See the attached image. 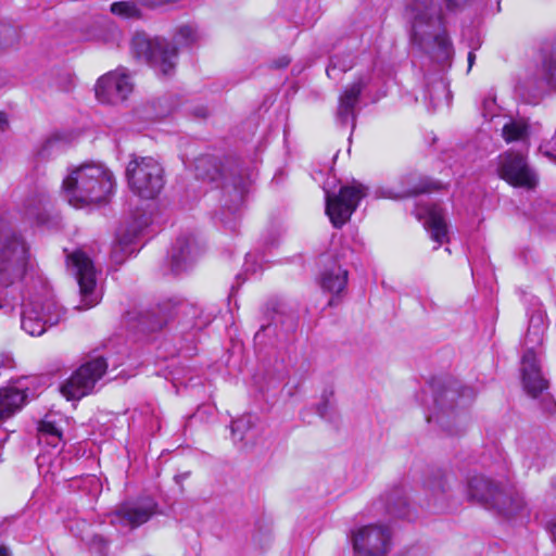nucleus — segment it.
<instances>
[{
    "label": "nucleus",
    "instance_id": "obj_15",
    "mask_svg": "<svg viewBox=\"0 0 556 556\" xmlns=\"http://www.w3.org/2000/svg\"><path fill=\"white\" fill-rule=\"evenodd\" d=\"M132 89L134 84L125 68H117L102 75L94 87L97 99L108 104L124 102Z\"/></svg>",
    "mask_w": 556,
    "mask_h": 556
},
{
    "label": "nucleus",
    "instance_id": "obj_47",
    "mask_svg": "<svg viewBox=\"0 0 556 556\" xmlns=\"http://www.w3.org/2000/svg\"><path fill=\"white\" fill-rule=\"evenodd\" d=\"M328 304H329V305H333V304H334V301H333V300H330Z\"/></svg>",
    "mask_w": 556,
    "mask_h": 556
},
{
    "label": "nucleus",
    "instance_id": "obj_28",
    "mask_svg": "<svg viewBox=\"0 0 556 556\" xmlns=\"http://www.w3.org/2000/svg\"><path fill=\"white\" fill-rule=\"evenodd\" d=\"M110 11L112 14L126 20L142 18V11L140 10L137 0L114 2L111 4Z\"/></svg>",
    "mask_w": 556,
    "mask_h": 556
},
{
    "label": "nucleus",
    "instance_id": "obj_24",
    "mask_svg": "<svg viewBox=\"0 0 556 556\" xmlns=\"http://www.w3.org/2000/svg\"><path fill=\"white\" fill-rule=\"evenodd\" d=\"M348 283V270L333 264L326 268L320 277L321 288L332 294H340Z\"/></svg>",
    "mask_w": 556,
    "mask_h": 556
},
{
    "label": "nucleus",
    "instance_id": "obj_9",
    "mask_svg": "<svg viewBox=\"0 0 556 556\" xmlns=\"http://www.w3.org/2000/svg\"><path fill=\"white\" fill-rule=\"evenodd\" d=\"M355 556H388L392 549V531L382 523H368L352 531Z\"/></svg>",
    "mask_w": 556,
    "mask_h": 556
},
{
    "label": "nucleus",
    "instance_id": "obj_31",
    "mask_svg": "<svg viewBox=\"0 0 556 556\" xmlns=\"http://www.w3.org/2000/svg\"><path fill=\"white\" fill-rule=\"evenodd\" d=\"M197 176L202 179L216 180L220 176L219 169L213 164L211 157H201L195 164Z\"/></svg>",
    "mask_w": 556,
    "mask_h": 556
},
{
    "label": "nucleus",
    "instance_id": "obj_42",
    "mask_svg": "<svg viewBox=\"0 0 556 556\" xmlns=\"http://www.w3.org/2000/svg\"><path fill=\"white\" fill-rule=\"evenodd\" d=\"M11 549L5 545H0V556H11Z\"/></svg>",
    "mask_w": 556,
    "mask_h": 556
},
{
    "label": "nucleus",
    "instance_id": "obj_7",
    "mask_svg": "<svg viewBox=\"0 0 556 556\" xmlns=\"http://www.w3.org/2000/svg\"><path fill=\"white\" fill-rule=\"evenodd\" d=\"M28 248L25 241L12 233L0 242V286L8 288L21 281L28 264Z\"/></svg>",
    "mask_w": 556,
    "mask_h": 556
},
{
    "label": "nucleus",
    "instance_id": "obj_23",
    "mask_svg": "<svg viewBox=\"0 0 556 556\" xmlns=\"http://www.w3.org/2000/svg\"><path fill=\"white\" fill-rule=\"evenodd\" d=\"M137 231H119L112 247L111 258L115 264H122L137 251Z\"/></svg>",
    "mask_w": 556,
    "mask_h": 556
},
{
    "label": "nucleus",
    "instance_id": "obj_20",
    "mask_svg": "<svg viewBox=\"0 0 556 556\" xmlns=\"http://www.w3.org/2000/svg\"><path fill=\"white\" fill-rule=\"evenodd\" d=\"M199 247L191 237H180L170 252V269L175 275L186 271L195 261Z\"/></svg>",
    "mask_w": 556,
    "mask_h": 556
},
{
    "label": "nucleus",
    "instance_id": "obj_34",
    "mask_svg": "<svg viewBox=\"0 0 556 556\" xmlns=\"http://www.w3.org/2000/svg\"><path fill=\"white\" fill-rule=\"evenodd\" d=\"M176 38L182 45H191L199 40L200 35L193 26L182 25L178 28Z\"/></svg>",
    "mask_w": 556,
    "mask_h": 556
},
{
    "label": "nucleus",
    "instance_id": "obj_41",
    "mask_svg": "<svg viewBox=\"0 0 556 556\" xmlns=\"http://www.w3.org/2000/svg\"><path fill=\"white\" fill-rule=\"evenodd\" d=\"M397 556H422L419 548H410L400 553Z\"/></svg>",
    "mask_w": 556,
    "mask_h": 556
},
{
    "label": "nucleus",
    "instance_id": "obj_10",
    "mask_svg": "<svg viewBox=\"0 0 556 556\" xmlns=\"http://www.w3.org/2000/svg\"><path fill=\"white\" fill-rule=\"evenodd\" d=\"M67 267L75 275L81 298L77 309H87L99 303L101 293L97 289V270L89 256L80 250L67 255Z\"/></svg>",
    "mask_w": 556,
    "mask_h": 556
},
{
    "label": "nucleus",
    "instance_id": "obj_12",
    "mask_svg": "<svg viewBox=\"0 0 556 556\" xmlns=\"http://www.w3.org/2000/svg\"><path fill=\"white\" fill-rule=\"evenodd\" d=\"M108 366V362L100 356L86 362L61 386V393L67 400H78L89 394Z\"/></svg>",
    "mask_w": 556,
    "mask_h": 556
},
{
    "label": "nucleus",
    "instance_id": "obj_18",
    "mask_svg": "<svg viewBox=\"0 0 556 556\" xmlns=\"http://www.w3.org/2000/svg\"><path fill=\"white\" fill-rule=\"evenodd\" d=\"M155 504L152 501L124 503L113 514L111 522L114 525L137 528L147 522L154 514Z\"/></svg>",
    "mask_w": 556,
    "mask_h": 556
},
{
    "label": "nucleus",
    "instance_id": "obj_48",
    "mask_svg": "<svg viewBox=\"0 0 556 556\" xmlns=\"http://www.w3.org/2000/svg\"><path fill=\"white\" fill-rule=\"evenodd\" d=\"M286 65H288V61H285V62L281 64V66H286Z\"/></svg>",
    "mask_w": 556,
    "mask_h": 556
},
{
    "label": "nucleus",
    "instance_id": "obj_17",
    "mask_svg": "<svg viewBox=\"0 0 556 556\" xmlns=\"http://www.w3.org/2000/svg\"><path fill=\"white\" fill-rule=\"evenodd\" d=\"M369 78L359 76L351 85L346 86L339 97V104L336 113V121L340 126L351 124L352 129L355 127L356 104L363 89L367 86Z\"/></svg>",
    "mask_w": 556,
    "mask_h": 556
},
{
    "label": "nucleus",
    "instance_id": "obj_35",
    "mask_svg": "<svg viewBox=\"0 0 556 556\" xmlns=\"http://www.w3.org/2000/svg\"><path fill=\"white\" fill-rule=\"evenodd\" d=\"M251 418L243 417L233 420L231 424V434L233 440L241 441L244 438V431L250 427Z\"/></svg>",
    "mask_w": 556,
    "mask_h": 556
},
{
    "label": "nucleus",
    "instance_id": "obj_5",
    "mask_svg": "<svg viewBox=\"0 0 556 556\" xmlns=\"http://www.w3.org/2000/svg\"><path fill=\"white\" fill-rule=\"evenodd\" d=\"M131 51L136 58L150 64L163 76H170L175 71L178 49L165 38L136 33L131 39Z\"/></svg>",
    "mask_w": 556,
    "mask_h": 556
},
{
    "label": "nucleus",
    "instance_id": "obj_2",
    "mask_svg": "<svg viewBox=\"0 0 556 556\" xmlns=\"http://www.w3.org/2000/svg\"><path fill=\"white\" fill-rule=\"evenodd\" d=\"M113 174L102 164L86 163L63 181L66 200L75 207L108 201L114 189Z\"/></svg>",
    "mask_w": 556,
    "mask_h": 556
},
{
    "label": "nucleus",
    "instance_id": "obj_1",
    "mask_svg": "<svg viewBox=\"0 0 556 556\" xmlns=\"http://www.w3.org/2000/svg\"><path fill=\"white\" fill-rule=\"evenodd\" d=\"M410 41L437 62L443 63L452 55L451 41L438 0H410L407 4Z\"/></svg>",
    "mask_w": 556,
    "mask_h": 556
},
{
    "label": "nucleus",
    "instance_id": "obj_33",
    "mask_svg": "<svg viewBox=\"0 0 556 556\" xmlns=\"http://www.w3.org/2000/svg\"><path fill=\"white\" fill-rule=\"evenodd\" d=\"M18 40V31L11 25L0 23V47L7 48L15 45Z\"/></svg>",
    "mask_w": 556,
    "mask_h": 556
},
{
    "label": "nucleus",
    "instance_id": "obj_38",
    "mask_svg": "<svg viewBox=\"0 0 556 556\" xmlns=\"http://www.w3.org/2000/svg\"><path fill=\"white\" fill-rule=\"evenodd\" d=\"M428 92H429L430 101L434 105H437L439 102V99L437 97H434V92H439V93H442L444 97H447V86L443 81H438L432 87V89H430Z\"/></svg>",
    "mask_w": 556,
    "mask_h": 556
},
{
    "label": "nucleus",
    "instance_id": "obj_3",
    "mask_svg": "<svg viewBox=\"0 0 556 556\" xmlns=\"http://www.w3.org/2000/svg\"><path fill=\"white\" fill-rule=\"evenodd\" d=\"M475 392L469 387L453 383L438 395L435 404L438 410L428 420L435 422L448 434L460 433L467 420L466 409L471 404Z\"/></svg>",
    "mask_w": 556,
    "mask_h": 556
},
{
    "label": "nucleus",
    "instance_id": "obj_22",
    "mask_svg": "<svg viewBox=\"0 0 556 556\" xmlns=\"http://www.w3.org/2000/svg\"><path fill=\"white\" fill-rule=\"evenodd\" d=\"M451 477L441 469L433 470L425 480V490L432 496L428 506H437L438 502L443 498L444 494L450 490Z\"/></svg>",
    "mask_w": 556,
    "mask_h": 556
},
{
    "label": "nucleus",
    "instance_id": "obj_27",
    "mask_svg": "<svg viewBox=\"0 0 556 556\" xmlns=\"http://www.w3.org/2000/svg\"><path fill=\"white\" fill-rule=\"evenodd\" d=\"M169 315L170 313L164 306H159L157 312L141 314L139 324L150 331H155L166 324Z\"/></svg>",
    "mask_w": 556,
    "mask_h": 556
},
{
    "label": "nucleus",
    "instance_id": "obj_8",
    "mask_svg": "<svg viewBox=\"0 0 556 556\" xmlns=\"http://www.w3.org/2000/svg\"><path fill=\"white\" fill-rule=\"evenodd\" d=\"M65 309L54 298H35L27 303L22 312L21 327L29 336L38 337L47 328L58 325L65 318Z\"/></svg>",
    "mask_w": 556,
    "mask_h": 556
},
{
    "label": "nucleus",
    "instance_id": "obj_30",
    "mask_svg": "<svg viewBox=\"0 0 556 556\" xmlns=\"http://www.w3.org/2000/svg\"><path fill=\"white\" fill-rule=\"evenodd\" d=\"M353 62L349 56L341 58L339 55H334L330 59L326 73L329 78L337 79L342 73L351 70Z\"/></svg>",
    "mask_w": 556,
    "mask_h": 556
},
{
    "label": "nucleus",
    "instance_id": "obj_39",
    "mask_svg": "<svg viewBox=\"0 0 556 556\" xmlns=\"http://www.w3.org/2000/svg\"><path fill=\"white\" fill-rule=\"evenodd\" d=\"M541 150L551 160L556 161V155L554 152L556 151V135L545 144L541 146Z\"/></svg>",
    "mask_w": 556,
    "mask_h": 556
},
{
    "label": "nucleus",
    "instance_id": "obj_40",
    "mask_svg": "<svg viewBox=\"0 0 556 556\" xmlns=\"http://www.w3.org/2000/svg\"><path fill=\"white\" fill-rule=\"evenodd\" d=\"M330 408H331V403H330L329 399L327 396H323V400L317 405L316 410H317V414L321 418H326L329 414Z\"/></svg>",
    "mask_w": 556,
    "mask_h": 556
},
{
    "label": "nucleus",
    "instance_id": "obj_29",
    "mask_svg": "<svg viewBox=\"0 0 556 556\" xmlns=\"http://www.w3.org/2000/svg\"><path fill=\"white\" fill-rule=\"evenodd\" d=\"M103 29L98 35L106 43H118L123 37L119 27L110 18L103 17L99 22Z\"/></svg>",
    "mask_w": 556,
    "mask_h": 556
},
{
    "label": "nucleus",
    "instance_id": "obj_45",
    "mask_svg": "<svg viewBox=\"0 0 556 556\" xmlns=\"http://www.w3.org/2000/svg\"><path fill=\"white\" fill-rule=\"evenodd\" d=\"M551 533H552L553 540L556 542V519L552 522Z\"/></svg>",
    "mask_w": 556,
    "mask_h": 556
},
{
    "label": "nucleus",
    "instance_id": "obj_11",
    "mask_svg": "<svg viewBox=\"0 0 556 556\" xmlns=\"http://www.w3.org/2000/svg\"><path fill=\"white\" fill-rule=\"evenodd\" d=\"M366 194L367 188L362 184L341 187L338 193L326 191V214L333 227L341 228Z\"/></svg>",
    "mask_w": 556,
    "mask_h": 556
},
{
    "label": "nucleus",
    "instance_id": "obj_32",
    "mask_svg": "<svg viewBox=\"0 0 556 556\" xmlns=\"http://www.w3.org/2000/svg\"><path fill=\"white\" fill-rule=\"evenodd\" d=\"M543 73L546 81L556 88V50L545 56L543 61Z\"/></svg>",
    "mask_w": 556,
    "mask_h": 556
},
{
    "label": "nucleus",
    "instance_id": "obj_6",
    "mask_svg": "<svg viewBox=\"0 0 556 556\" xmlns=\"http://www.w3.org/2000/svg\"><path fill=\"white\" fill-rule=\"evenodd\" d=\"M164 169L153 156L132 154L126 167V177L134 193L143 199L155 198L164 186Z\"/></svg>",
    "mask_w": 556,
    "mask_h": 556
},
{
    "label": "nucleus",
    "instance_id": "obj_25",
    "mask_svg": "<svg viewBox=\"0 0 556 556\" xmlns=\"http://www.w3.org/2000/svg\"><path fill=\"white\" fill-rule=\"evenodd\" d=\"M529 125L525 119H509L502 128V137L507 143L520 142L528 146Z\"/></svg>",
    "mask_w": 556,
    "mask_h": 556
},
{
    "label": "nucleus",
    "instance_id": "obj_44",
    "mask_svg": "<svg viewBox=\"0 0 556 556\" xmlns=\"http://www.w3.org/2000/svg\"><path fill=\"white\" fill-rule=\"evenodd\" d=\"M475 59H476V55L472 51H470L468 53V68L470 70L473 65V62H475Z\"/></svg>",
    "mask_w": 556,
    "mask_h": 556
},
{
    "label": "nucleus",
    "instance_id": "obj_14",
    "mask_svg": "<svg viewBox=\"0 0 556 556\" xmlns=\"http://www.w3.org/2000/svg\"><path fill=\"white\" fill-rule=\"evenodd\" d=\"M497 173L502 179L515 187L532 189L538 182L535 173L529 167L521 152L506 151L501 154L497 159Z\"/></svg>",
    "mask_w": 556,
    "mask_h": 556
},
{
    "label": "nucleus",
    "instance_id": "obj_4",
    "mask_svg": "<svg viewBox=\"0 0 556 556\" xmlns=\"http://www.w3.org/2000/svg\"><path fill=\"white\" fill-rule=\"evenodd\" d=\"M467 493L470 500L489 505L507 517L516 515L523 507L522 497L513 488L495 483L484 476L470 478Z\"/></svg>",
    "mask_w": 556,
    "mask_h": 556
},
{
    "label": "nucleus",
    "instance_id": "obj_19",
    "mask_svg": "<svg viewBox=\"0 0 556 556\" xmlns=\"http://www.w3.org/2000/svg\"><path fill=\"white\" fill-rule=\"evenodd\" d=\"M418 218H425V227L430 238L439 245L448 240L447 224L443 210L435 204H427L418 208Z\"/></svg>",
    "mask_w": 556,
    "mask_h": 556
},
{
    "label": "nucleus",
    "instance_id": "obj_46",
    "mask_svg": "<svg viewBox=\"0 0 556 556\" xmlns=\"http://www.w3.org/2000/svg\"><path fill=\"white\" fill-rule=\"evenodd\" d=\"M268 328H269V326H268V325H267V326L263 325V326H261L260 332H261V331H265V330H267Z\"/></svg>",
    "mask_w": 556,
    "mask_h": 556
},
{
    "label": "nucleus",
    "instance_id": "obj_36",
    "mask_svg": "<svg viewBox=\"0 0 556 556\" xmlns=\"http://www.w3.org/2000/svg\"><path fill=\"white\" fill-rule=\"evenodd\" d=\"M89 546L99 555L105 556L109 551V541L103 535L94 534L90 539Z\"/></svg>",
    "mask_w": 556,
    "mask_h": 556
},
{
    "label": "nucleus",
    "instance_id": "obj_37",
    "mask_svg": "<svg viewBox=\"0 0 556 556\" xmlns=\"http://www.w3.org/2000/svg\"><path fill=\"white\" fill-rule=\"evenodd\" d=\"M533 323L534 319L532 318L531 326L527 333V340L533 343H540L542 341L543 329L539 324L534 325Z\"/></svg>",
    "mask_w": 556,
    "mask_h": 556
},
{
    "label": "nucleus",
    "instance_id": "obj_16",
    "mask_svg": "<svg viewBox=\"0 0 556 556\" xmlns=\"http://www.w3.org/2000/svg\"><path fill=\"white\" fill-rule=\"evenodd\" d=\"M375 510H383L387 516L394 519L413 520L416 517L410 507L406 492L402 486H394L384 492L377 502L374 503Z\"/></svg>",
    "mask_w": 556,
    "mask_h": 556
},
{
    "label": "nucleus",
    "instance_id": "obj_13",
    "mask_svg": "<svg viewBox=\"0 0 556 556\" xmlns=\"http://www.w3.org/2000/svg\"><path fill=\"white\" fill-rule=\"evenodd\" d=\"M521 377L522 384L527 393L534 399L541 395L543 408L552 413L555 409L556 404L546 392L548 389V381L542 374L539 359L532 348L528 349L522 356Z\"/></svg>",
    "mask_w": 556,
    "mask_h": 556
},
{
    "label": "nucleus",
    "instance_id": "obj_26",
    "mask_svg": "<svg viewBox=\"0 0 556 556\" xmlns=\"http://www.w3.org/2000/svg\"><path fill=\"white\" fill-rule=\"evenodd\" d=\"M38 439L39 442H46L55 447L62 440V431L54 421L47 417L38 426Z\"/></svg>",
    "mask_w": 556,
    "mask_h": 556
},
{
    "label": "nucleus",
    "instance_id": "obj_43",
    "mask_svg": "<svg viewBox=\"0 0 556 556\" xmlns=\"http://www.w3.org/2000/svg\"><path fill=\"white\" fill-rule=\"evenodd\" d=\"M8 125V118L4 113H0V128L3 129Z\"/></svg>",
    "mask_w": 556,
    "mask_h": 556
},
{
    "label": "nucleus",
    "instance_id": "obj_21",
    "mask_svg": "<svg viewBox=\"0 0 556 556\" xmlns=\"http://www.w3.org/2000/svg\"><path fill=\"white\" fill-rule=\"evenodd\" d=\"M26 393L16 387L0 389V421L18 412L26 402Z\"/></svg>",
    "mask_w": 556,
    "mask_h": 556
}]
</instances>
